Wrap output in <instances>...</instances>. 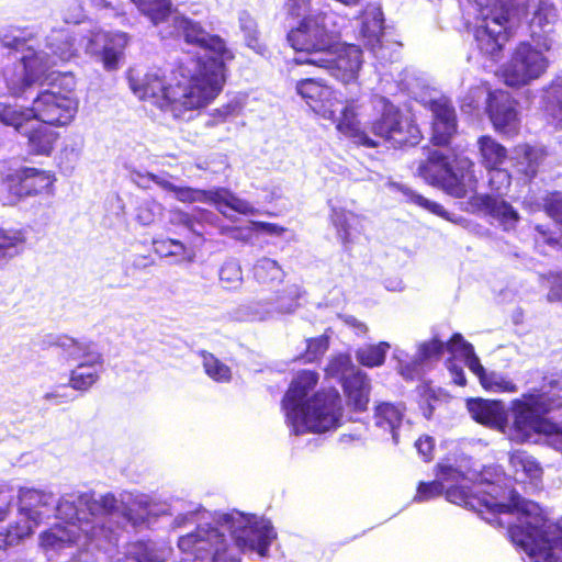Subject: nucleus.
I'll return each mask as SVG.
<instances>
[{
    "label": "nucleus",
    "instance_id": "1",
    "mask_svg": "<svg viewBox=\"0 0 562 562\" xmlns=\"http://www.w3.org/2000/svg\"><path fill=\"white\" fill-rule=\"evenodd\" d=\"M446 499L477 513L516 514L517 522L507 527V538L526 552L533 562H562V528L549 524L537 503L525 499L512 490L508 502L496 497L481 485H452L445 490Z\"/></svg>",
    "mask_w": 562,
    "mask_h": 562
},
{
    "label": "nucleus",
    "instance_id": "2",
    "mask_svg": "<svg viewBox=\"0 0 562 562\" xmlns=\"http://www.w3.org/2000/svg\"><path fill=\"white\" fill-rule=\"evenodd\" d=\"M175 30L186 44L211 53V56L194 55L178 63L179 71L192 76L214 95H218L226 81V63L235 58L226 42L217 34L207 32L200 21L186 15L173 19Z\"/></svg>",
    "mask_w": 562,
    "mask_h": 562
},
{
    "label": "nucleus",
    "instance_id": "3",
    "mask_svg": "<svg viewBox=\"0 0 562 562\" xmlns=\"http://www.w3.org/2000/svg\"><path fill=\"white\" fill-rule=\"evenodd\" d=\"M128 85L139 100L175 113L199 110L216 98L192 76L179 71L178 64L169 82L158 71H147L143 76L128 75Z\"/></svg>",
    "mask_w": 562,
    "mask_h": 562
},
{
    "label": "nucleus",
    "instance_id": "4",
    "mask_svg": "<svg viewBox=\"0 0 562 562\" xmlns=\"http://www.w3.org/2000/svg\"><path fill=\"white\" fill-rule=\"evenodd\" d=\"M562 408V396L547 390L531 389L510 402L512 434L519 442L528 441L533 435H543L550 446L562 452V426L548 415Z\"/></svg>",
    "mask_w": 562,
    "mask_h": 562
},
{
    "label": "nucleus",
    "instance_id": "5",
    "mask_svg": "<svg viewBox=\"0 0 562 562\" xmlns=\"http://www.w3.org/2000/svg\"><path fill=\"white\" fill-rule=\"evenodd\" d=\"M472 167L473 161L469 157L431 149L419 162L417 173L427 183L440 188L447 194L463 199L468 195L465 175Z\"/></svg>",
    "mask_w": 562,
    "mask_h": 562
},
{
    "label": "nucleus",
    "instance_id": "6",
    "mask_svg": "<svg viewBox=\"0 0 562 562\" xmlns=\"http://www.w3.org/2000/svg\"><path fill=\"white\" fill-rule=\"evenodd\" d=\"M381 104L379 115L369 122L370 132L393 149L417 146L424 135L416 119L386 98L381 99Z\"/></svg>",
    "mask_w": 562,
    "mask_h": 562
},
{
    "label": "nucleus",
    "instance_id": "7",
    "mask_svg": "<svg viewBox=\"0 0 562 562\" xmlns=\"http://www.w3.org/2000/svg\"><path fill=\"white\" fill-rule=\"evenodd\" d=\"M549 65L550 61L541 49L528 41H521L502 66L501 79L505 86L520 89L540 79Z\"/></svg>",
    "mask_w": 562,
    "mask_h": 562
},
{
    "label": "nucleus",
    "instance_id": "8",
    "mask_svg": "<svg viewBox=\"0 0 562 562\" xmlns=\"http://www.w3.org/2000/svg\"><path fill=\"white\" fill-rule=\"evenodd\" d=\"M342 416L341 398L337 390H319L305 402L300 411L296 425H291L295 434H322L335 429Z\"/></svg>",
    "mask_w": 562,
    "mask_h": 562
},
{
    "label": "nucleus",
    "instance_id": "9",
    "mask_svg": "<svg viewBox=\"0 0 562 562\" xmlns=\"http://www.w3.org/2000/svg\"><path fill=\"white\" fill-rule=\"evenodd\" d=\"M55 182L54 171L23 166L7 173L1 184L7 202L15 205L29 198L53 194Z\"/></svg>",
    "mask_w": 562,
    "mask_h": 562
},
{
    "label": "nucleus",
    "instance_id": "10",
    "mask_svg": "<svg viewBox=\"0 0 562 562\" xmlns=\"http://www.w3.org/2000/svg\"><path fill=\"white\" fill-rule=\"evenodd\" d=\"M512 2H495L487 7L482 22L474 29V38L480 50L490 56L497 55L508 41V23L514 16Z\"/></svg>",
    "mask_w": 562,
    "mask_h": 562
},
{
    "label": "nucleus",
    "instance_id": "11",
    "mask_svg": "<svg viewBox=\"0 0 562 562\" xmlns=\"http://www.w3.org/2000/svg\"><path fill=\"white\" fill-rule=\"evenodd\" d=\"M518 100L503 89L491 90L487 93L485 112L493 130L505 138L519 135L521 117Z\"/></svg>",
    "mask_w": 562,
    "mask_h": 562
},
{
    "label": "nucleus",
    "instance_id": "12",
    "mask_svg": "<svg viewBox=\"0 0 562 562\" xmlns=\"http://www.w3.org/2000/svg\"><path fill=\"white\" fill-rule=\"evenodd\" d=\"M32 103L35 120L55 127L69 125L78 111L75 99L50 90L41 91Z\"/></svg>",
    "mask_w": 562,
    "mask_h": 562
},
{
    "label": "nucleus",
    "instance_id": "13",
    "mask_svg": "<svg viewBox=\"0 0 562 562\" xmlns=\"http://www.w3.org/2000/svg\"><path fill=\"white\" fill-rule=\"evenodd\" d=\"M286 38L296 52H325L331 46L329 33L316 15H304L299 25L289 31Z\"/></svg>",
    "mask_w": 562,
    "mask_h": 562
},
{
    "label": "nucleus",
    "instance_id": "14",
    "mask_svg": "<svg viewBox=\"0 0 562 562\" xmlns=\"http://www.w3.org/2000/svg\"><path fill=\"white\" fill-rule=\"evenodd\" d=\"M295 91L314 113L327 120H336V108L340 101L335 89L325 80L300 79L295 83Z\"/></svg>",
    "mask_w": 562,
    "mask_h": 562
},
{
    "label": "nucleus",
    "instance_id": "15",
    "mask_svg": "<svg viewBox=\"0 0 562 562\" xmlns=\"http://www.w3.org/2000/svg\"><path fill=\"white\" fill-rule=\"evenodd\" d=\"M426 109L431 113L430 143L437 147H448L458 133V116L452 101L441 95L430 99Z\"/></svg>",
    "mask_w": 562,
    "mask_h": 562
},
{
    "label": "nucleus",
    "instance_id": "16",
    "mask_svg": "<svg viewBox=\"0 0 562 562\" xmlns=\"http://www.w3.org/2000/svg\"><path fill=\"white\" fill-rule=\"evenodd\" d=\"M295 63L326 68L334 78L347 85L358 80L359 71L362 66V50L356 45H348L339 49L331 59L306 58L304 60L295 59Z\"/></svg>",
    "mask_w": 562,
    "mask_h": 562
},
{
    "label": "nucleus",
    "instance_id": "17",
    "mask_svg": "<svg viewBox=\"0 0 562 562\" xmlns=\"http://www.w3.org/2000/svg\"><path fill=\"white\" fill-rule=\"evenodd\" d=\"M45 344L60 349L61 355L79 363L80 368L103 367V355L91 340L77 339L66 334L48 335Z\"/></svg>",
    "mask_w": 562,
    "mask_h": 562
},
{
    "label": "nucleus",
    "instance_id": "18",
    "mask_svg": "<svg viewBox=\"0 0 562 562\" xmlns=\"http://www.w3.org/2000/svg\"><path fill=\"white\" fill-rule=\"evenodd\" d=\"M43 498H45V494L34 488L22 492L21 502L24 505V509L27 512V515L19 517L3 531H0L3 546H7V548L18 546L33 533L31 515L42 514V512L37 509L40 503H42L43 506L47 505L46 502H43Z\"/></svg>",
    "mask_w": 562,
    "mask_h": 562
},
{
    "label": "nucleus",
    "instance_id": "19",
    "mask_svg": "<svg viewBox=\"0 0 562 562\" xmlns=\"http://www.w3.org/2000/svg\"><path fill=\"white\" fill-rule=\"evenodd\" d=\"M45 74L43 63L36 54L23 56L21 64L5 67L3 78L5 87L13 97H21Z\"/></svg>",
    "mask_w": 562,
    "mask_h": 562
},
{
    "label": "nucleus",
    "instance_id": "20",
    "mask_svg": "<svg viewBox=\"0 0 562 562\" xmlns=\"http://www.w3.org/2000/svg\"><path fill=\"white\" fill-rule=\"evenodd\" d=\"M318 373L312 370H302L290 383L283 398L282 409L285 413L286 420L290 425H296L300 411L305 405V398L318 383Z\"/></svg>",
    "mask_w": 562,
    "mask_h": 562
},
{
    "label": "nucleus",
    "instance_id": "21",
    "mask_svg": "<svg viewBox=\"0 0 562 562\" xmlns=\"http://www.w3.org/2000/svg\"><path fill=\"white\" fill-rule=\"evenodd\" d=\"M224 537L218 527L198 526L193 531L179 537L177 544L183 553L193 555L195 560H203L207 555L212 557Z\"/></svg>",
    "mask_w": 562,
    "mask_h": 562
},
{
    "label": "nucleus",
    "instance_id": "22",
    "mask_svg": "<svg viewBox=\"0 0 562 562\" xmlns=\"http://www.w3.org/2000/svg\"><path fill=\"white\" fill-rule=\"evenodd\" d=\"M130 42V35L125 32H111L104 30L94 31L90 37V45L98 49L100 60L105 70L119 68L124 49Z\"/></svg>",
    "mask_w": 562,
    "mask_h": 562
},
{
    "label": "nucleus",
    "instance_id": "23",
    "mask_svg": "<svg viewBox=\"0 0 562 562\" xmlns=\"http://www.w3.org/2000/svg\"><path fill=\"white\" fill-rule=\"evenodd\" d=\"M360 108L361 104L358 98L345 100L340 115L336 122V130L342 136L351 139L357 146L376 148L380 142L371 138L361 127V122L358 120V110Z\"/></svg>",
    "mask_w": 562,
    "mask_h": 562
},
{
    "label": "nucleus",
    "instance_id": "24",
    "mask_svg": "<svg viewBox=\"0 0 562 562\" xmlns=\"http://www.w3.org/2000/svg\"><path fill=\"white\" fill-rule=\"evenodd\" d=\"M471 205L475 210L496 218L505 228L514 227L520 218L518 212L501 195H475L471 199Z\"/></svg>",
    "mask_w": 562,
    "mask_h": 562
},
{
    "label": "nucleus",
    "instance_id": "25",
    "mask_svg": "<svg viewBox=\"0 0 562 562\" xmlns=\"http://www.w3.org/2000/svg\"><path fill=\"white\" fill-rule=\"evenodd\" d=\"M406 414V405L403 402H375L372 420L376 428L392 436L395 443L398 442V430Z\"/></svg>",
    "mask_w": 562,
    "mask_h": 562
},
{
    "label": "nucleus",
    "instance_id": "26",
    "mask_svg": "<svg viewBox=\"0 0 562 562\" xmlns=\"http://www.w3.org/2000/svg\"><path fill=\"white\" fill-rule=\"evenodd\" d=\"M23 136L26 139L29 155L44 157H49L53 154L60 138L59 133L52 128L50 124L42 122L25 128Z\"/></svg>",
    "mask_w": 562,
    "mask_h": 562
},
{
    "label": "nucleus",
    "instance_id": "27",
    "mask_svg": "<svg viewBox=\"0 0 562 562\" xmlns=\"http://www.w3.org/2000/svg\"><path fill=\"white\" fill-rule=\"evenodd\" d=\"M468 409L472 418L484 426L502 429L507 424V414L502 401L471 398Z\"/></svg>",
    "mask_w": 562,
    "mask_h": 562
},
{
    "label": "nucleus",
    "instance_id": "28",
    "mask_svg": "<svg viewBox=\"0 0 562 562\" xmlns=\"http://www.w3.org/2000/svg\"><path fill=\"white\" fill-rule=\"evenodd\" d=\"M341 387L346 403L353 412L367 411L370 401L371 384L364 372H352L345 376Z\"/></svg>",
    "mask_w": 562,
    "mask_h": 562
},
{
    "label": "nucleus",
    "instance_id": "29",
    "mask_svg": "<svg viewBox=\"0 0 562 562\" xmlns=\"http://www.w3.org/2000/svg\"><path fill=\"white\" fill-rule=\"evenodd\" d=\"M479 162L488 172L502 171V166L508 158V149L492 135L477 137Z\"/></svg>",
    "mask_w": 562,
    "mask_h": 562
},
{
    "label": "nucleus",
    "instance_id": "30",
    "mask_svg": "<svg viewBox=\"0 0 562 562\" xmlns=\"http://www.w3.org/2000/svg\"><path fill=\"white\" fill-rule=\"evenodd\" d=\"M147 178L159 186L161 189L171 192L173 196L182 203L194 202H216L218 193L215 191L191 188L187 186H176L172 182L160 178L155 173H148Z\"/></svg>",
    "mask_w": 562,
    "mask_h": 562
},
{
    "label": "nucleus",
    "instance_id": "31",
    "mask_svg": "<svg viewBox=\"0 0 562 562\" xmlns=\"http://www.w3.org/2000/svg\"><path fill=\"white\" fill-rule=\"evenodd\" d=\"M218 527L227 530L235 539L238 548L247 547L249 530L252 529V517L238 510L221 514L215 519Z\"/></svg>",
    "mask_w": 562,
    "mask_h": 562
},
{
    "label": "nucleus",
    "instance_id": "32",
    "mask_svg": "<svg viewBox=\"0 0 562 562\" xmlns=\"http://www.w3.org/2000/svg\"><path fill=\"white\" fill-rule=\"evenodd\" d=\"M172 548L151 540H137L130 544L127 554L135 562H167Z\"/></svg>",
    "mask_w": 562,
    "mask_h": 562
},
{
    "label": "nucleus",
    "instance_id": "33",
    "mask_svg": "<svg viewBox=\"0 0 562 562\" xmlns=\"http://www.w3.org/2000/svg\"><path fill=\"white\" fill-rule=\"evenodd\" d=\"M542 109L557 128H562V78L553 79L544 89Z\"/></svg>",
    "mask_w": 562,
    "mask_h": 562
},
{
    "label": "nucleus",
    "instance_id": "34",
    "mask_svg": "<svg viewBox=\"0 0 562 562\" xmlns=\"http://www.w3.org/2000/svg\"><path fill=\"white\" fill-rule=\"evenodd\" d=\"M515 166L517 171L528 179H532L542 158V151L529 144H519L515 147Z\"/></svg>",
    "mask_w": 562,
    "mask_h": 562
},
{
    "label": "nucleus",
    "instance_id": "35",
    "mask_svg": "<svg viewBox=\"0 0 562 562\" xmlns=\"http://www.w3.org/2000/svg\"><path fill=\"white\" fill-rule=\"evenodd\" d=\"M35 120L33 104L30 108H16L11 104L0 106V122L23 135L25 128Z\"/></svg>",
    "mask_w": 562,
    "mask_h": 562
},
{
    "label": "nucleus",
    "instance_id": "36",
    "mask_svg": "<svg viewBox=\"0 0 562 562\" xmlns=\"http://www.w3.org/2000/svg\"><path fill=\"white\" fill-rule=\"evenodd\" d=\"M153 250L159 257H170L177 262H191L194 259L193 249L173 238L154 239Z\"/></svg>",
    "mask_w": 562,
    "mask_h": 562
},
{
    "label": "nucleus",
    "instance_id": "37",
    "mask_svg": "<svg viewBox=\"0 0 562 562\" xmlns=\"http://www.w3.org/2000/svg\"><path fill=\"white\" fill-rule=\"evenodd\" d=\"M517 4L522 5L524 15L528 14L529 8L531 9L530 26L542 29L557 16V8L552 0H531L528 7L527 1H519Z\"/></svg>",
    "mask_w": 562,
    "mask_h": 562
},
{
    "label": "nucleus",
    "instance_id": "38",
    "mask_svg": "<svg viewBox=\"0 0 562 562\" xmlns=\"http://www.w3.org/2000/svg\"><path fill=\"white\" fill-rule=\"evenodd\" d=\"M391 345L386 341L364 345L356 350L357 361L367 368L381 367L385 362Z\"/></svg>",
    "mask_w": 562,
    "mask_h": 562
},
{
    "label": "nucleus",
    "instance_id": "39",
    "mask_svg": "<svg viewBox=\"0 0 562 562\" xmlns=\"http://www.w3.org/2000/svg\"><path fill=\"white\" fill-rule=\"evenodd\" d=\"M154 25L165 22L171 14L170 0H131Z\"/></svg>",
    "mask_w": 562,
    "mask_h": 562
},
{
    "label": "nucleus",
    "instance_id": "40",
    "mask_svg": "<svg viewBox=\"0 0 562 562\" xmlns=\"http://www.w3.org/2000/svg\"><path fill=\"white\" fill-rule=\"evenodd\" d=\"M24 243L20 233L0 229V269L23 250Z\"/></svg>",
    "mask_w": 562,
    "mask_h": 562
},
{
    "label": "nucleus",
    "instance_id": "41",
    "mask_svg": "<svg viewBox=\"0 0 562 562\" xmlns=\"http://www.w3.org/2000/svg\"><path fill=\"white\" fill-rule=\"evenodd\" d=\"M250 535H255L256 538L250 540L249 543L247 542L249 549L257 551L260 557H266L269 547L277 538V532L272 525L269 521L252 524V529L249 530Z\"/></svg>",
    "mask_w": 562,
    "mask_h": 562
},
{
    "label": "nucleus",
    "instance_id": "42",
    "mask_svg": "<svg viewBox=\"0 0 562 562\" xmlns=\"http://www.w3.org/2000/svg\"><path fill=\"white\" fill-rule=\"evenodd\" d=\"M252 270L257 282L268 286L273 285L276 282L281 283L284 276L278 262L269 258L259 259Z\"/></svg>",
    "mask_w": 562,
    "mask_h": 562
},
{
    "label": "nucleus",
    "instance_id": "43",
    "mask_svg": "<svg viewBox=\"0 0 562 562\" xmlns=\"http://www.w3.org/2000/svg\"><path fill=\"white\" fill-rule=\"evenodd\" d=\"M100 367L77 368L69 373L68 386L76 391L87 392L100 380Z\"/></svg>",
    "mask_w": 562,
    "mask_h": 562
},
{
    "label": "nucleus",
    "instance_id": "44",
    "mask_svg": "<svg viewBox=\"0 0 562 562\" xmlns=\"http://www.w3.org/2000/svg\"><path fill=\"white\" fill-rule=\"evenodd\" d=\"M199 355L202 358L204 372L209 378L218 383H226L232 380L231 368L213 353L206 350H201Z\"/></svg>",
    "mask_w": 562,
    "mask_h": 562
},
{
    "label": "nucleus",
    "instance_id": "45",
    "mask_svg": "<svg viewBox=\"0 0 562 562\" xmlns=\"http://www.w3.org/2000/svg\"><path fill=\"white\" fill-rule=\"evenodd\" d=\"M384 30L383 12L380 8L367 10L361 23V34L370 42H379Z\"/></svg>",
    "mask_w": 562,
    "mask_h": 562
},
{
    "label": "nucleus",
    "instance_id": "46",
    "mask_svg": "<svg viewBox=\"0 0 562 562\" xmlns=\"http://www.w3.org/2000/svg\"><path fill=\"white\" fill-rule=\"evenodd\" d=\"M52 56L68 61L76 56L75 38L66 32H58L48 43Z\"/></svg>",
    "mask_w": 562,
    "mask_h": 562
},
{
    "label": "nucleus",
    "instance_id": "47",
    "mask_svg": "<svg viewBox=\"0 0 562 562\" xmlns=\"http://www.w3.org/2000/svg\"><path fill=\"white\" fill-rule=\"evenodd\" d=\"M397 190L407 198L408 202L414 203L442 218H449V213L443 209L441 204L429 201L428 199L416 193L414 190L404 184H398Z\"/></svg>",
    "mask_w": 562,
    "mask_h": 562
},
{
    "label": "nucleus",
    "instance_id": "48",
    "mask_svg": "<svg viewBox=\"0 0 562 562\" xmlns=\"http://www.w3.org/2000/svg\"><path fill=\"white\" fill-rule=\"evenodd\" d=\"M510 464L516 471H522L530 479H539L542 475L540 464L525 451H515L510 456Z\"/></svg>",
    "mask_w": 562,
    "mask_h": 562
},
{
    "label": "nucleus",
    "instance_id": "49",
    "mask_svg": "<svg viewBox=\"0 0 562 562\" xmlns=\"http://www.w3.org/2000/svg\"><path fill=\"white\" fill-rule=\"evenodd\" d=\"M356 217L352 212L345 209L333 207L329 218L333 226L336 228L338 236L342 243H349L351 236V223L350 221Z\"/></svg>",
    "mask_w": 562,
    "mask_h": 562
},
{
    "label": "nucleus",
    "instance_id": "50",
    "mask_svg": "<svg viewBox=\"0 0 562 562\" xmlns=\"http://www.w3.org/2000/svg\"><path fill=\"white\" fill-rule=\"evenodd\" d=\"M300 296V290L295 284H282L281 288L276 291L273 302L279 310L292 312L299 305L297 301Z\"/></svg>",
    "mask_w": 562,
    "mask_h": 562
},
{
    "label": "nucleus",
    "instance_id": "51",
    "mask_svg": "<svg viewBox=\"0 0 562 562\" xmlns=\"http://www.w3.org/2000/svg\"><path fill=\"white\" fill-rule=\"evenodd\" d=\"M220 282L227 290L237 289L243 282V270L235 260L225 261L218 271Z\"/></svg>",
    "mask_w": 562,
    "mask_h": 562
},
{
    "label": "nucleus",
    "instance_id": "52",
    "mask_svg": "<svg viewBox=\"0 0 562 562\" xmlns=\"http://www.w3.org/2000/svg\"><path fill=\"white\" fill-rule=\"evenodd\" d=\"M360 369L356 368L349 356L346 355H338L336 357H333L327 367L326 372L327 374L338 378L340 382H344L345 376L351 374L352 372H359Z\"/></svg>",
    "mask_w": 562,
    "mask_h": 562
},
{
    "label": "nucleus",
    "instance_id": "53",
    "mask_svg": "<svg viewBox=\"0 0 562 562\" xmlns=\"http://www.w3.org/2000/svg\"><path fill=\"white\" fill-rule=\"evenodd\" d=\"M240 112L238 102H228L221 108L214 109L209 113V119L205 123L207 127H214L227 122L229 119L237 116Z\"/></svg>",
    "mask_w": 562,
    "mask_h": 562
},
{
    "label": "nucleus",
    "instance_id": "54",
    "mask_svg": "<svg viewBox=\"0 0 562 562\" xmlns=\"http://www.w3.org/2000/svg\"><path fill=\"white\" fill-rule=\"evenodd\" d=\"M482 387L490 392H508L514 393L517 391V385L494 372L486 373L484 379L480 382Z\"/></svg>",
    "mask_w": 562,
    "mask_h": 562
},
{
    "label": "nucleus",
    "instance_id": "55",
    "mask_svg": "<svg viewBox=\"0 0 562 562\" xmlns=\"http://www.w3.org/2000/svg\"><path fill=\"white\" fill-rule=\"evenodd\" d=\"M329 348V338L321 335L306 340L304 358L306 362H314L321 359Z\"/></svg>",
    "mask_w": 562,
    "mask_h": 562
},
{
    "label": "nucleus",
    "instance_id": "56",
    "mask_svg": "<svg viewBox=\"0 0 562 562\" xmlns=\"http://www.w3.org/2000/svg\"><path fill=\"white\" fill-rule=\"evenodd\" d=\"M442 493H445V486L440 480H434L430 482L422 481L417 485L414 499L416 502H426L440 496Z\"/></svg>",
    "mask_w": 562,
    "mask_h": 562
},
{
    "label": "nucleus",
    "instance_id": "57",
    "mask_svg": "<svg viewBox=\"0 0 562 562\" xmlns=\"http://www.w3.org/2000/svg\"><path fill=\"white\" fill-rule=\"evenodd\" d=\"M541 281L548 286L547 300L549 302L562 301V272H548L541 274Z\"/></svg>",
    "mask_w": 562,
    "mask_h": 562
},
{
    "label": "nucleus",
    "instance_id": "58",
    "mask_svg": "<svg viewBox=\"0 0 562 562\" xmlns=\"http://www.w3.org/2000/svg\"><path fill=\"white\" fill-rule=\"evenodd\" d=\"M543 211L555 223L562 225V192H550L543 200Z\"/></svg>",
    "mask_w": 562,
    "mask_h": 562
},
{
    "label": "nucleus",
    "instance_id": "59",
    "mask_svg": "<svg viewBox=\"0 0 562 562\" xmlns=\"http://www.w3.org/2000/svg\"><path fill=\"white\" fill-rule=\"evenodd\" d=\"M70 541L71 538L66 528L57 524L42 535V542L45 547L55 548Z\"/></svg>",
    "mask_w": 562,
    "mask_h": 562
},
{
    "label": "nucleus",
    "instance_id": "60",
    "mask_svg": "<svg viewBox=\"0 0 562 562\" xmlns=\"http://www.w3.org/2000/svg\"><path fill=\"white\" fill-rule=\"evenodd\" d=\"M446 350L454 357L464 359L474 350V347L460 333H454L446 342Z\"/></svg>",
    "mask_w": 562,
    "mask_h": 562
},
{
    "label": "nucleus",
    "instance_id": "61",
    "mask_svg": "<svg viewBox=\"0 0 562 562\" xmlns=\"http://www.w3.org/2000/svg\"><path fill=\"white\" fill-rule=\"evenodd\" d=\"M212 562H240V558L224 537L212 554Z\"/></svg>",
    "mask_w": 562,
    "mask_h": 562
},
{
    "label": "nucleus",
    "instance_id": "62",
    "mask_svg": "<svg viewBox=\"0 0 562 562\" xmlns=\"http://www.w3.org/2000/svg\"><path fill=\"white\" fill-rule=\"evenodd\" d=\"M445 351L446 342L436 337L431 338L429 341H426L420 346V355L425 359H439Z\"/></svg>",
    "mask_w": 562,
    "mask_h": 562
},
{
    "label": "nucleus",
    "instance_id": "63",
    "mask_svg": "<svg viewBox=\"0 0 562 562\" xmlns=\"http://www.w3.org/2000/svg\"><path fill=\"white\" fill-rule=\"evenodd\" d=\"M415 447L424 461L429 462L434 458L435 440L428 435L420 436L415 441Z\"/></svg>",
    "mask_w": 562,
    "mask_h": 562
},
{
    "label": "nucleus",
    "instance_id": "64",
    "mask_svg": "<svg viewBox=\"0 0 562 562\" xmlns=\"http://www.w3.org/2000/svg\"><path fill=\"white\" fill-rule=\"evenodd\" d=\"M284 8L291 18L304 16L311 8V0H286Z\"/></svg>",
    "mask_w": 562,
    "mask_h": 562
}]
</instances>
